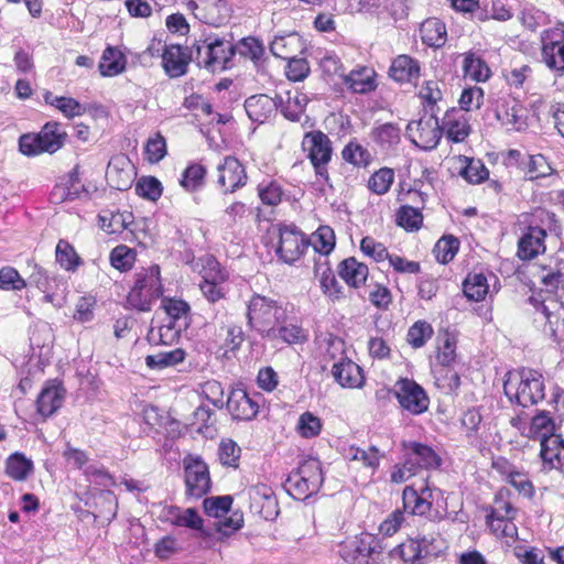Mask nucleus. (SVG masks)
Wrapping results in <instances>:
<instances>
[{
	"instance_id": "obj_35",
	"label": "nucleus",
	"mask_w": 564,
	"mask_h": 564,
	"mask_svg": "<svg viewBox=\"0 0 564 564\" xmlns=\"http://www.w3.org/2000/svg\"><path fill=\"white\" fill-rule=\"evenodd\" d=\"M555 424L549 412L540 411L535 414L524 432V436L529 438H539L551 436L554 433Z\"/></svg>"
},
{
	"instance_id": "obj_50",
	"label": "nucleus",
	"mask_w": 564,
	"mask_h": 564,
	"mask_svg": "<svg viewBox=\"0 0 564 564\" xmlns=\"http://www.w3.org/2000/svg\"><path fill=\"white\" fill-rule=\"evenodd\" d=\"M135 256L137 253L132 248L126 245H119L111 250L109 260L115 269L126 272L133 267Z\"/></svg>"
},
{
	"instance_id": "obj_23",
	"label": "nucleus",
	"mask_w": 564,
	"mask_h": 564,
	"mask_svg": "<svg viewBox=\"0 0 564 564\" xmlns=\"http://www.w3.org/2000/svg\"><path fill=\"white\" fill-rule=\"evenodd\" d=\"M189 57L181 45H166L162 54V66L166 75L176 78L187 70Z\"/></svg>"
},
{
	"instance_id": "obj_20",
	"label": "nucleus",
	"mask_w": 564,
	"mask_h": 564,
	"mask_svg": "<svg viewBox=\"0 0 564 564\" xmlns=\"http://www.w3.org/2000/svg\"><path fill=\"white\" fill-rule=\"evenodd\" d=\"M332 375L343 388H360L365 382L361 368L347 357H340L333 364Z\"/></svg>"
},
{
	"instance_id": "obj_13",
	"label": "nucleus",
	"mask_w": 564,
	"mask_h": 564,
	"mask_svg": "<svg viewBox=\"0 0 564 564\" xmlns=\"http://www.w3.org/2000/svg\"><path fill=\"white\" fill-rule=\"evenodd\" d=\"M245 495L249 499V509L252 513L264 520H273L278 513V500L271 487L265 484H257L249 487Z\"/></svg>"
},
{
	"instance_id": "obj_21",
	"label": "nucleus",
	"mask_w": 564,
	"mask_h": 564,
	"mask_svg": "<svg viewBox=\"0 0 564 564\" xmlns=\"http://www.w3.org/2000/svg\"><path fill=\"white\" fill-rule=\"evenodd\" d=\"M65 400V389L57 383H47L36 399L37 413L44 419L53 415Z\"/></svg>"
},
{
	"instance_id": "obj_8",
	"label": "nucleus",
	"mask_w": 564,
	"mask_h": 564,
	"mask_svg": "<svg viewBox=\"0 0 564 564\" xmlns=\"http://www.w3.org/2000/svg\"><path fill=\"white\" fill-rule=\"evenodd\" d=\"M186 496L199 499L212 487V480L207 464L198 456L188 455L183 460Z\"/></svg>"
},
{
	"instance_id": "obj_11",
	"label": "nucleus",
	"mask_w": 564,
	"mask_h": 564,
	"mask_svg": "<svg viewBox=\"0 0 564 564\" xmlns=\"http://www.w3.org/2000/svg\"><path fill=\"white\" fill-rule=\"evenodd\" d=\"M406 135L417 148L423 150L435 149L442 138V128L438 119L432 115L411 121L406 126Z\"/></svg>"
},
{
	"instance_id": "obj_12",
	"label": "nucleus",
	"mask_w": 564,
	"mask_h": 564,
	"mask_svg": "<svg viewBox=\"0 0 564 564\" xmlns=\"http://www.w3.org/2000/svg\"><path fill=\"white\" fill-rule=\"evenodd\" d=\"M216 183L224 194H232L247 184L245 166L235 156H226L217 167Z\"/></svg>"
},
{
	"instance_id": "obj_47",
	"label": "nucleus",
	"mask_w": 564,
	"mask_h": 564,
	"mask_svg": "<svg viewBox=\"0 0 564 564\" xmlns=\"http://www.w3.org/2000/svg\"><path fill=\"white\" fill-rule=\"evenodd\" d=\"M37 135L41 138V143L46 152L53 153L63 145L64 134L59 132L57 122L46 123Z\"/></svg>"
},
{
	"instance_id": "obj_1",
	"label": "nucleus",
	"mask_w": 564,
	"mask_h": 564,
	"mask_svg": "<svg viewBox=\"0 0 564 564\" xmlns=\"http://www.w3.org/2000/svg\"><path fill=\"white\" fill-rule=\"evenodd\" d=\"M503 391L511 402L523 408L538 404L545 397L543 376L530 368L509 372Z\"/></svg>"
},
{
	"instance_id": "obj_41",
	"label": "nucleus",
	"mask_w": 564,
	"mask_h": 564,
	"mask_svg": "<svg viewBox=\"0 0 564 564\" xmlns=\"http://www.w3.org/2000/svg\"><path fill=\"white\" fill-rule=\"evenodd\" d=\"M44 100L46 104L57 108L67 118L82 116L85 112V107L70 97H57L47 91L44 95Z\"/></svg>"
},
{
	"instance_id": "obj_61",
	"label": "nucleus",
	"mask_w": 564,
	"mask_h": 564,
	"mask_svg": "<svg viewBox=\"0 0 564 564\" xmlns=\"http://www.w3.org/2000/svg\"><path fill=\"white\" fill-rule=\"evenodd\" d=\"M518 19L520 23L531 32L536 31L540 26L546 23L545 13L533 6L523 7Z\"/></svg>"
},
{
	"instance_id": "obj_22",
	"label": "nucleus",
	"mask_w": 564,
	"mask_h": 564,
	"mask_svg": "<svg viewBox=\"0 0 564 564\" xmlns=\"http://www.w3.org/2000/svg\"><path fill=\"white\" fill-rule=\"evenodd\" d=\"M540 456L544 468L557 469L563 466L564 460V440L562 435L553 434L540 440Z\"/></svg>"
},
{
	"instance_id": "obj_64",
	"label": "nucleus",
	"mask_w": 564,
	"mask_h": 564,
	"mask_svg": "<svg viewBox=\"0 0 564 564\" xmlns=\"http://www.w3.org/2000/svg\"><path fill=\"white\" fill-rule=\"evenodd\" d=\"M343 159L355 166H366L370 162V153L358 143H348L343 152Z\"/></svg>"
},
{
	"instance_id": "obj_53",
	"label": "nucleus",
	"mask_w": 564,
	"mask_h": 564,
	"mask_svg": "<svg viewBox=\"0 0 564 564\" xmlns=\"http://www.w3.org/2000/svg\"><path fill=\"white\" fill-rule=\"evenodd\" d=\"M433 327L426 321L415 322L408 330L406 339L413 348L423 347L433 336Z\"/></svg>"
},
{
	"instance_id": "obj_18",
	"label": "nucleus",
	"mask_w": 564,
	"mask_h": 564,
	"mask_svg": "<svg viewBox=\"0 0 564 564\" xmlns=\"http://www.w3.org/2000/svg\"><path fill=\"white\" fill-rule=\"evenodd\" d=\"M546 231L536 226H530L518 241L517 254L521 260H532L544 253Z\"/></svg>"
},
{
	"instance_id": "obj_4",
	"label": "nucleus",
	"mask_w": 564,
	"mask_h": 564,
	"mask_svg": "<svg viewBox=\"0 0 564 564\" xmlns=\"http://www.w3.org/2000/svg\"><path fill=\"white\" fill-rule=\"evenodd\" d=\"M162 295L159 265H152L137 273L133 288L127 296L128 304L138 311L148 312L153 301Z\"/></svg>"
},
{
	"instance_id": "obj_37",
	"label": "nucleus",
	"mask_w": 564,
	"mask_h": 564,
	"mask_svg": "<svg viewBox=\"0 0 564 564\" xmlns=\"http://www.w3.org/2000/svg\"><path fill=\"white\" fill-rule=\"evenodd\" d=\"M501 514L500 508H492L491 512L487 516V523L490 531L498 538H514L518 533L513 519L499 518Z\"/></svg>"
},
{
	"instance_id": "obj_33",
	"label": "nucleus",
	"mask_w": 564,
	"mask_h": 564,
	"mask_svg": "<svg viewBox=\"0 0 564 564\" xmlns=\"http://www.w3.org/2000/svg\"><path fill=\"white\" fill-rule=\"evenodd\" d=\"M33 469V462L20 452L11 454L6 460L7 476L17 481H24Z\"/></svg>"
},
{
	"instance_id": "obj_55",
	"label": "nucleus",
	"mask_w": 564,
	"mask_h": 564,
	"mask_svg": "<svg viewBox=\"0 0 564 564\" xmlns=\"http://www.w3.org/2000/svg\"><path fill=\"white\" fill-rule=\"evenodd\" d=\"M459 241L454 236L442 237L434 247L435 258L438 262L446 264L456 256Z\"/></svg>"
},
{
	"instance_id": "obj_15",
	"label": "nucleus",
	"mask_w": 564,
	"mask_h": 564,
	"mask_svg": "<svg viewBox=\"0 0 564 564\" xmlns=\"http://www.w3.org/2000/svg\"><path fill=\"white\" fill-rule=\"evenodd\" d=\"M262 401L261 394H249L245 389L236 388L228 395L227 409L235 420L249 421L258 414Z\"/></svg>"
},
{
	"instance_id": "obj_60",
	"label": "nucleus",
	"mask_w": 564,
	"mask_h": 564,
	"mask_svg": "<svg viewBox=\"0 0 564 564\" xmlns=\"http://www.w3.org/2000/svg\"><path fill=\"white\" fill-rule=\"evenodd\" d=\"M422 223L423 216L421 212L412 206H401L397 213V224L406 230H417L420 229Z\"/></svg>"
},
{
	"instance_id": "obj_24",
	"label": "nucleus",
	"mask_w": 564,
	"mask_h": 564,
	"mask_svg": "<svg viewBox=\"0 0 564 564\" xmlns=\"http://www.w3.org/2000/svg\"><path fill=\"white\" fill-rule=\"evenodd\" d=\"M278 107V99L264 94L251 96L245 101V108L248 117L252 121L260 123L271 118L275 113Z\"/></svg>"
},
{
	"instance_id": "obj_25",
	"label": "nucleus",
	"mask_w": 564,
	"mask_h": 564,
	"mask_svg": "<svg viewBox=\"0 0 564 564\" xmlns=\"http://www.w3.org/2000/svg\"><path fill=\"white\" fill-rule=\"evenodd\" d=\"M276 99L282 113L291 121H299L308 104V97L297 89L279 94Z\"/></svg>"
},
{
	"instance_id": "obj_36",
	"label": "nucleus",
	"mask_w": 564,
	"mask_h": 564,
	"mask_svg": "<svg viewBox=\"0 0 564 564\" xmlns=\"http://www.w3.org/2000/svg\"><path fill=\"white\" fill-rule=\"evenodd\" d=\"M383 456L384 454L375 445L369 446L367 449L350 446L347 451V457L351 462L361 463L364 467L369 468L372 471L379 467L380 460Z\"/></svg>"
},
{
	"instance_id": "obj_14",
	"label": "nucleus",
	"mask_w": 564,
	"mask_h": 564,
	"mask_svg": "<svg viewBox=\"0 0 564 564\" xmlns=\"http://www.w3.org/2000/svg\"><path fill=\"white\" fill-rule=\"evenodd\" d=\"M542 59L553 70L564 72V30L553 28L541 35Z\"/></svg>"
},
{
	"instance_id": "obj_7",
	"label": "nucleus",
	"mask_w": 564,
	"mask_h": 564,
	"mask_svg": "<svg viewBox=\"0 0 564 564\" xmlns=\"http://www.w3.org/2000/svg\"><path fill=\"white\" fill-rule=\"evenodd\" d=\"M197 64L213 72L226 68L235 54L231 43L217 36H207L194 45Z\"/></svg>"
},
{
	"instance_id": "obj_56",
	"label": "nucleus",
	"mask_w": 564,
	"mask_h": 564,
	"mask_svg": "<svg viewBox=\"0 0 564 564\" xmlns=\"http://www.w3.org/2000/svg\"><path fill=\"white\" fill-rule=\"evenodd\" d=\"M312 245L315 251L321 254H328L335 247V234L328 226H319L318 229L312 235Z\"/></svg>"
},
{
	"instance_id": "obj_32",
	"label": "nucleus",
	"mask_w": 564,
	"mask_h": 564,
	"mask_svg": "<svg viewBox=\"0 0 564 564\" xmlns=\"http://www.w3.org/2000/svg\"><path fill=\"white\" fill-rule=\"evenodd\" d=\"M464 76L474 82H486L491 76V70L487 63L476 53L467 52L463 61Z\"/></svg>"
},
{
	"instance_id": "obj_38",
	"label": "nucleus",
	"mask_w": 564,
	"mask_h": 564,
	"mask_svg": "<svg viewBox=\"0 0 564 564\" xmlns=\"http://www.w3.org/2000/svg\"><path fill=\"white\" fill-rule=\"evenodd\" d=\"M437 341V366L451 367L456 359V337L453 334L445 332L443 335L438 336Z\"/></svg>"
},
{
	"instance_id": "obj_52",
	"label": "nucleus",
	"mask_w": 564,
	"mask_h": 564,
	"mask_svg": "<svg viewBox=\"0 0 564 564\" xmlns=\"http://www.w3.org/2000/svg\"><path fill=\"white\" fill-rule=\"evenodd\" d=\"M466 165L459 174L471 184H480L489 176V171L480 160L464 158Z\"/></svg>"
},
{
	"instance_id": "obj_51",
	"label": "nucleus",
	"mask_w": 564,
	"mask_h": 564,
	"mask_svg": "<svg viewBox=\"0 0 564 564\" xmlns=\"http://www.w3.org/2000/svg\"><path fill=\"white\" fill-rule=\"evenodd\" d=\"M371 138L381 147L390 148L400 142L401 130L393 123H384L372 130Z\"/></svg>"
},
{
	"instance_id": "obj_63",
	"label": "nucleus",
	"mask_w": 564,
	"mask_h": 564,
	"mask_svg": "<svg viewBox=\"0 0 564 564\" xmlns=\"http://www.w3.org/2000/svg\"><path fill=\"white\" fill-rule=\"evenodd\" d=\"M231 503L232 498L230 496H218L206 498L203 506L206 514L221 518L230 510Z\"/></svg>"
},
{
	"instance_id": "obj_58",
	"label": "nucleus",
	"mask_w": 564,
	"mask_h": 564,
	"mask_svg": "<svg viewBox=\"0 0 564 564\" xmlns=\"http://www.w3.org/2000/svg\"><path fill=\"white\" fill-rule=\"evenodd\" d=\"M134 189L140 197L155 202L161 197L163 187L156 177L144 176L137 182Z\"/></svg>"
},
{
	"instance_id": "obj_39",
	"label": "nucleus",
	"mask_w": 564,
	"mask_h": 564,
	"mask_svg": "<svg viewBox=\"0 0 564 564\" xmlns=\"http://www.w3.org/2000/svg\"><path fill=\"white\" fill-rule=\"evenodd\" d=\"M169 514L171 516V521L174 525L196 531H200L203 529L204 521L194 508L181 510L180 508L173 507L170 509Z\"/></svg>"
},
{
	"instance_id": "obj_16",
	"label": "nucleus",
	"mask_w": 564,
	"mask_h": 564,
	"mask_svg": "<svg viewBox=\"0 0 564 564\" xmlns=\"http://www.w3.org/2000/svg\"><path fill=\"white\" fill-rule=\"evenodd\" d=\"M106 180L111 188L126 191L134 180L133 165L128 156L120 154L111 158L106 170Z\"/></svg>"
},
{
	"instance_id": "obj_10",
	"label": "nucleus",
	"mask_w": 564,
	"mask_h": 564,
	"mask_svg": "<svg viewBox=\"0 0 564 564\" xmlns=\"http://www.w3.org/2000/svg\"><path fill=\"white\" fill-rule=\"evenodd\" d=\"M278 237L279 241L275 252L279 259L288 264L296 262L308 247V240L295 227H281Z\"/></svg>"
},
{
	"instance_id": "obj_5",
	"label": "nucleus",
	"mask_w": 564,
	"mask_h": 564,
	"mask_svg": "<svg viewBox=\"0 0 564 564\" xmlns=\"http://www.w3.org/2000/svg\"><path fill=\"white\" fill-rule=\"evenodd\" d=\"M338 553L348 564H381L380 545L377 539L369 533L347 539L339 545Z\"/></svg>"
},
{
	"instance_id": "obj_26",
	"label": "nucleus",
	"mask_w": 564,
	"mask_h": 564,
	"mask_svg": "<svg viewBox=\"0 0 564 564\" xmlns=\"http://www.w3.org/2000/svg\"><path fill=\"white\" fill-rule=\"evenodd\" d=\"M390 77L398 83H413L421 75L420 63L409 55L397 56L389 69Z\"/></svg>"
},
{
	"instance_id": "obj_46",
	"label": "nucleus",
	"mask_w": 564,
	"mask_h": 564,
	"mask_svg": "<svg viewBox=\"0 0 564 564\" xmlns=\"http://www.w3.org/2000/svg\"><path fill=\"white\" fill-rule=\"evenodd\" d=\"M206 169L198 164H189L182 173L180 184L187 192H196L203 187L206 177Z\"/></svg>"
},
{
	"instance_id": "obj_29",
	"label": "nucleus",
	"mask_w": 564,
	"mask_h": 564,
	"mask_svg": "<svg viewBox=\"0 0 564 564\" xmlns=\"http://www.w3.org/2000/svg\"><path fill=\"white\" fill-rule=\"evenodd\" d=\"M523 108L517 101L506 102L496 110L497 120L508 130L521 131L527 123Z\"/></svg>"
},
{
	"instance_id": "obj_31",
	"label": "nucleus",
	"mask_w": 564,
	"mask_h": 564,
	"mask_svg": "<svg viewBox=\"0 0 564 564\" xmlns=\"http://www.w3.org/2000/svg\"><path fill=\"white\" fill-rule=\"evenodd\" d=\"M402 446L409 449L421 469H436L441 466L442 459L432 447L416 442H404Z\"/></svg>"
},
{
	"instance_id": "obj_43",
	"label": "nucleus",
	"mask_w": 564,
	"mask_h": 564,
	"mask_svg": "<svg viewBox=\"0 0 564 564\" xmlns=\"http://www.w3.org/2000/svg\"><path fill=\"white\" fill-rule=\"evenodd\" d=\"M185 351L176 348L170 351H161L145 357V365L151 369H163L176 366L185 359Z\"/></svg>"
},
{
	"instance_id": "obj_3",
	"label": "nucleus",
	"mask_w": 564,
	"mask_h": 564,
	"mask_svg": "<svg viewBox=\"0 0 564 564\" xmlns=\"http://www.w3.org/2000/svg\"><path fill=\"white\" fill-rule=\"evenodd\" d=\"M323 484L321 463L311 458L304 460L296 470L292 471L285 482V490L297 500H305L317 492Z\"/></svg>"
},
{
	"instance_id": "obj_40",
	"label": "nucleus",
	"mask_w": 564,
	"mask_h": 564,
	"mask_svg": "<svg viewBox=\"0 0 564 564\" xmlns=\"http://www.w3.org/2000/svg\"><path fill=\"white\" fill-rule=\"evenodd\" d=\"M398 551L404 562L420 564V561L429 556L434 550L422 545V542L417 539H408L398 546Z\"/></svg>"
},
{
	"instance_id": "obj_19",
	"label": "nucleus",
	"mask_w": 564,
	"mask_h": 564,
	"mask_svg": "<svg viewBox=\"0 0 564 564\" xmlns=\"http://www.w3.org/2000/svg\"><path fill=\"white\" fill-rule=\"evenodd\" d=\"M441 128L451 141L463 142L470 133L469 118L466 112L453 108L445 112Z\"/></svg>"
},
{
	"instance_id": "obj_42",
	"label": "nucleus",
	"mask_w": 564,
	"mask_h": 564,
	"mask_svg": "<svg viewBox=\"0 0 564 564\" xmlns=\"http://www.w3.org/2000/svg\"><path fill=\"white\" fill-rule=\"evenodd\" d=\"M300 39L297 34H288L275 36L270 44L271 53L279 58L286 59L295 56L299 48Z\"/></svg>"
},
{
	"instance_id": "obj_9",
	"label": "nucleus",
	"mask_w": 564,
	"mask_h": 564,
	"mask_svg": "<svg viewBox=\"0 0 564 564\" xmlns=\"http://www.w3.org/2000/svg\"><path fill=\"white\" fill-rule=\"evenodd\" d=\"M392 392L400 406L411 414L419 415L429 409L430 399L425 390L412 379H399Z\"/></svg>"
},
{
	"instance_id": "obj_57",
	"label": "nucleus",
	"mask_w": 564,
	"mask_h": 564,
	"mask_svg": "<svg viewBox=\"0 0 564 564\" xmlns=\"http://www.w3.org/2000/svg\"><path fill=\"white\" fill-rule=\"evenodd\" d=\"M393 181V170L389 167H382L370 176L368 181V187L372 193L377 195H383L390 189Z\"/></svg>"
},
{
	"instance_id": "obj_17",
	"label": "nucleus",
	"mask_w": 564,
	"mask_h": 564,
	"mask_svg": "<svg viewBox=\"0 0 564 564\" xmlns=\"http://www.w3.org/2000/svg\"><path fill=\"white\" fill-rule=\"evenodd\" d=\"M434 490L427 485L419 489L406 486L402 494L403 508L411 514L425 516L432 509Z\"/></svg>"
},
{
	"instance_id": "obj_48",
	"label": "nucleus",
	"mask_w": 564,
	"mask_h": 564,
	"mask_svg": "<svg viewBox=\"0 0 564 564\" xmlns=\"http://www.w3.org/2000/svg\"><path fill=\"white\" fill-rule=\"evenodd\" d=\"M435 384L449 394L455 392L460 386V378L457 371L451 369V367H438L434 369Z\"/></svg>"
},
{
	"instance_id": "obj_34",
	"label": "nucleus",
	"mask_w": 564,
	"mask_h": 564,
	"mask_svg": "<svg viewBox=\"0 0 564 564\" xmlns=\"http://www.w3.org/2000/svg\"><path fill=\"white\" fill-rule=\"evenodd\" d=\"M423 43L432 47H441L446 42L445 24L436 18L425 20L420 28Z\"/></svg>"
},
{
	"instance_id": "obj_28",
	"label": "nucleus",
	"mask_w": 564,
	"mask_h": 564,
	"mask_svg": "<svg viewBox=\"0 0 564 564\" xmlns=\"http://www.w3.org/2000/svg\"><path fill=\"white\" fill-rule=\"evenodd\" d=\"M339 276L350 286H361L369 274L368 267L354 257L343 260L338 265Z\"/></svg>"
},
{
	"instance_id": "obj_6",
	"label": "nucleus",
	"mask_w": 564,
	"mask_h": 564,
	"mask_svg": "<svg viewBox=\"0 0 564 564\" xmlns=\"http://www.w3.org/2000/svg\"><path fill=\"white\" fill-rule=\"evenodd\" d=\"M302 151L314 167L315 175L328 181V163L333 155L332 141L319 130L305 132L302 140Z\"/></svg>"
},
{
	"instance_id": "obj_44",
	"label": "nucleus",
	"mask_w": 564,
	"mask_h": 564,
	"mask_svg": "<svg viewBox=\"0 0 564 564\" xmlns=\"http://www.w3.org/2000/svg\"><path fill=\"white\" fill-rule=\"evenodd\" d=\"M487 279L481 273L468 274L463 284V291L468 300L479 302L488 293Z\"/></svg>"
},
{
	"instance_id": "obj_2",
	"label": "nucleus",
	"mask_w": 564,
	"mask_h": 564,
	"mask_svg": "<svg viewBox=\"0 0 564 564\" xmlns=\"http://www.w3.org/2000/svg\"><path fill=\"white\" fill-rule=\"evenodd\" d=\"M247 317L249 325L265 338L274 334L273 327L286 322L288 314L286 308L278 301L254 294L249 300Z\"/></svg>"
},
{
	"instance_id": "obj_62",
	"label": "nucleus",
	"mask_w": 564,
	"mask_h": 564,
	"mask_svg": "<svg viewBox=\"0 0 564 564\" xmlns=\"http://www.w3.org/2000/svg\"><path fill=\"white\" fill-rule=\"evenodd\" d=\"M56 261L67 271L75 270L79 264V257L75 249L65 240H59L56 246Z\"/></svg>"
},
{
	"instance_id": "obj_30",
	"label": "nucleus",
	"mask_w": 564,
	"mask_h": 564,
	"mask_svg": "<svg viewBox=\"0 0 564 564\" xmlns=\"http://www.w3.org/2000/svg\"><path fill=\"white\" fill-rule=\"evenodd\" d=\"M127 58L124 54L112 46H108L101 55L98 68L104 77H113L124 72Z\"/></svg>"
},
{
	"instance_id": "obj_59",
	"label": "nucleus",
	"mask_w": 564,
	"mask_h": 564,
	"mask_svg": "<svg viewBox=\"0 0 564 564\" xmlns=\"http://www.w3.org/2000/svg\"><path fill=\"white\" fill-rule=\"evenodd\" d=\"M506 79L514 88H527L533 80V69L528 64H514L506 74Z\"/></svg>"
},
{
	"instance_id": "obj_27",
	"label": "nucleus",
	"mask_w": 564,
	"mask_h": 564,
	"mask_svg": "<svg viewBox=\"0 0 564 564\" xmlns=\"http://www.w3.org/2000/svg\"><path fill=\"white\" fill-rule=\"evenodd\" d=\"M344 83L357 94H367L376 89V72L367 66L352 69L343 76Z\"/></svg>"
},
{
	"instance_id": "obj_45",
	"label": "nucleus",
	"mask_w": 564,
	"mask_h": 564,
	"mask_svg": "<svg viewBox=\"0 0 564 564\" xmlns=\"http://www.w3.org/2000/svg\"><path fill=\"white\" fill-rule=\"evenodd\" d=\"M272 332L274 334L268 335L265 338L270 340L281 339L288 344H297L306 340V334L302 327L293 324L286 325V322L273 327Z\"/></svg>"
},
{
	"instance_id": "obj_49",
	"label": "nucleus",
	"mask_w": 564,
	"mask_h": 564,
	"mask_svg": "<svg viewBox=\"0 0 564 564\" xmlns=\"http://www.w3.org/2000/svg\"><path fill=\"white\" fill-rule=\"evenodd\" d=\"M481 7L485 13L479 15V20L486 21L494 19L500 22L509 21L513 13L501 0H481Z\"/></svg>"
},
{
	"instance_id": "obj_54",
	"label": "nucleus",
	"mask_w": 564,
	"mask_h": 564,
	"mask_svg": "<svg viewBox=\"0 0 564 564\" xmlns=\"http://www.w3.org/2000/svg\"><path fill=\"white\" fill-rule=\"evenodd\" d=\"M200 274V283H225L228 278L227 273L221 269L220 263L213 256H206L203 259Z\"/></svg>"
}]
</instances>
